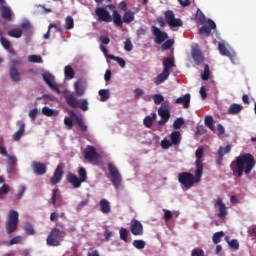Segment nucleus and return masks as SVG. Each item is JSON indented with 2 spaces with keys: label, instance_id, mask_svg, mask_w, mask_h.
Listing matches in <instances>:
<instances>
[{
  "label": "nucleus",
  "instance_id": "nucleus-1",
  "mask_svg": "<svg viewBox=\"0 0 256 256\" xmlns=\"http://www.w3.org/2000/svg\"><path fill=\"white\" fill-rule=\"evenodd\" d=\"M256 165V160L252 154H240L230 163L232 174L241 178L243 174L249 175Z\"/></svg>",
  "mask_w": 256,
  "mask_h": 256
},
{
  "label": "nucleus",
  "instance_id": "nucleus-2",
  "mask_svg": "<svg viewBox=\"0 0 256 256\" xmlns=\"http://www.w3.org/2000/svg\"><path fill=\"white\" fill-rule=\"evenodd\" d=\"M198 17L200 24L202 25L199 30L200 36L209 37L211 31L217 29L216 23L210 18L206 19L205 14L201 10L198 11Z\"/></svg>",
  "mask_w": 256,
  "mask_h": 256
},
{
  "label": "nucleus",
  "instance_id": "nucleus-3",
  "mask_svg": "<svg viewBox=\"0 0 256 256\" xmlns=\"http://www.w3.org/2000/svg\"><path fill=\"white\" fill-rule=\"evenodd\" d=\"M201 179V176H198L197 171L195 176L191 172H181L178 176L179 182L188 190L194 186L195 183H198Z\"/></svg>",
  "mask_w": 256,
  "mask_h": 256
},
{
  "label": "nucleus",
  "instance_id": "nucleus-4",
  "mask_svg": "<svg viewBox=\"0 0 256 256\" xmlns=\"http://www.w3.org/2000/svg\"><path fill=\"white\" fill-rule=\"evenodd\" d=\"M78 174L80 178H78L76 174H72V172H69L66 176L68 183L72 184L74 188H80L81 184L87 180V172L85 168H79Z\"/></svg>",
  "mask_w": 256,
  "mask_h": 256
},
{
  "label": "nucleus",
  "instance_id": "nucleus-5",
  "mask_svg": "<svg viewBox=\"0 0 256 256\" xmlns=\"http://www.w3.org/2000/svg\"><path fill=\"white\" fill-rule=\"evenodd\" d=\"M65 236H66V233L64 231H60L59 229L54 228L51 230L47 238V244L53 247L60 246Z\"/></svg>",
  "mask_w": 256,
  "mask_h": 256
},
{
  "label": "nucleus",
  "instance_id": "nucleus-6",
  "mask_svg": "<svg viewBox=\"0 0 256 256\" xmlns=\"http://www.w3.org/2000/svg\"><path fill=\"white\" fill-rule=\"evenodd\" d=\"M19 224V214L17 211L10 210L8 214V220L6 221V232L8 235L13 234Z\"/></svg>",
  "mask_w": 256,
  "mask_h": 256
},
{
  "label": "nucleus",
  "instance_id": "nucleus-7",
  "mask_svg": "<svg viewBox=\"0 0 256 256\" xmlns=\"http://www.w3.org/2000/svg\"><path fill=\"white\" fill-rule=\"evenodd\" d=\"M65 100L68 104L73 109L80 108L82 111H88V101L87 99H79L73 95V94H67L65 95Z\"/></svg>",
  "mask_w": 256,
  "mask_h": 256
},
{
  "label": "nucleus",
  "instance_id": "nucleus-8",
  "mask_svg": "<svg viewBox=\"0 0 256 256\" xmlns=\"http://www.w3.org/2000/svg\"><path fill=\"white\" fill-rule=\"evenodd\" d=\"M108 170L111 174V182L113 184V186L115 188H119L121 181H122V176L119 172V170H117L116 166H114V164H112V162H110L108 164Z\"/></svg>",
  "mask_w": 256,
  "mask_h": 256
},
{
  "label": "nucleus",
  "instance_id": "nucleus-9",
  "mask_svg": "<svg viewBox=\"0 0 256 256\" xmlns=\"http://www.w3.org/2000/svg\"><path fill=\"white\" fill-rule=\"evenodd\" d=\"M165 20L171 28H179L183 26L182 20L180 18H176L172 10H167L165 12Z\"/></svg>",
  "mask_w": 256,
  "mask_h": 256
},
{
  "label": "nucleus",
  "instance_id": "nucleus-10",
  "mask_svg": "<svg viewBox=\"0 0 256 256\" xmlns=\"http://www.w3.org/2000/svg\"><path fill=\"white\" fill-rule=\"evenodd\" d=\"M99 22L111 23L112 16L105 7H98L95 10Z\"/></svg>",
  "mask_w": 256,
  "mask_h": 256
},
{
  "label": "nucleus",
  "instance_id": "nucleus-11",
  "mask_svg": "<svg viewBox=\"0 0 256 256\" xmlns=\"http://www.w3.org/2000/svg\"><path fill=\"white\" fill-rule=\"evenodd\" d=\"M151 31L153 35L156 37V43L159 45H161L163 42H165L169 38L167 32L162 31L157 26H152Z\"/></svg>",
  "mask_w": 256,
  "mask_h": 256
},
{
  "label": "nucleus",
  "instance_id": "nucleus-12",
  "mask_svg": "<svg viewBox=\"0 0 256 256\" xmlns=\"http://www.w3.org/2000/svg\"><path fill=\"white\" fill-rule=\"evenodd\" d=\"M43 79L45 81V83L55 92H57L58 94L61 93L59 86L56 84L55 82V78L54 75H52L49 72H45L43 73Z\"/></svg>",
  "mask_w": 256,
  "mask_h": 256
},
{
  "label": "nucleus",
  "instance_id": "nucleus-13",
  "mask_svg": "<svg viewBox=\"0 0 256 256\" xmlns=\"http://www.w3.org/2000/svg\"><path fill=\"white\" fill-rule=\"evenodd\" d=\"M191 55H192V58L197 66L203 65V63L205 61V57L203 55L202 50L198 46L192 48Z\"/></svg>",
  "mask_w": 256,
  "mask_h": 256
},
{
  "label": "nucleus",
  "instance_id": "nucleus-14",
  "mask_svg": "<svg viewBox=\"0 0 256 256\" xmlns=\"http://www.w3.org/2000/svg\"><path fill=\"white\" fill-rule=\"evenodd\" d=\"M203 154H204V150L203 148H198V150H196V173L197 176H202L203 175Z\"/></svg>",
  "mask_w": 256,
  "mask_h": 256
},
{
  "label": "nucleus",
  "instance_id": "nucleus-15",
  "mask_svg": "<svg viewBox=\"0 0 256 256\" xmlns=\"http://www.w3.org/2000/svg\"><path fill=\"white\" fill-rule=\"evenodd\" d=\"M232 147L230 146V144H228V146H225L223 148V146H220V148H218V152H216V163H218V165L222 164L223 161V157L227 154H229L231 152Z\"/></svg>",
  "mask_w": 256,
  "mask_h": 256
},
{
  "label": "nucleus",
  "instance_id": "nucleus-16",
  "mask_svg": "<svg viewBox=\"0 0 256 256\" xmlns=\"http://www.w3.org/2000/svg\"><path fill=\"white\" fill-rule=\"evenodd\" d=\"M218 51H220V54L222 56H226L230 58V61H232V63L235 64V58H236L235 52H231L229 49H227L224 43H218Z\"/></svg>",
  "mask_w": 256,
  "mask_h": 256
},
{
  "label": "nucleus",
  "instance_id": "nucleus-17",
  "mask_svg": "<svg viewBox=\"0 0 256 256\" xmlns=\"http://www.w3.org/2000/svg\"><path fill=\"white\" fill-rule=\"evenodd\" d=\"M31 167L34 174L38 176H42L47 172V166L43 162H32Z\"/></svg>",
  "mask_w": 256,
  "mask_h": 256
},
{
  "label": "nucleus",
  "instance_id": "nucleus-18",
  "mask_svg": "<svg viewBox=\"0 0 256 256\" xmlns=\"http://www.w3.org/2000/svg\"><path fill=\"white\" fill-rule=\"evenodd\" d=\"M108 8L110 10H113L112 20H113L115 26L122 28L124 21L122 19V16L120 15V13L115 9V6L113 4H109Z\"/></svg>",
  "mask_w": 256,
  "mask_h": 256
},
{
  "label": "nucleus",
  "instance_id": "nucleus-19",
  "mask_svg": "<svg viewBox=\"0 0 256 256\" xmlns=\"http://www.w3.org/2000/svg\"><path fill=\"white\" fill-rule=\"evenodd\" d=\"M131 233L134 236H142L144 234L143 225L138 220H133L131 227H130Z\"/></svg>",
  "mask_w": 256,
  "mask_h": 256
},
{
  "label": "nucleus",
  "instance_id": "nucleus-20",
  "mask_svg": "<svg viewBox=\"0 0 256 256\" xmlns=\"http://www.w3.org/2000/svg\"><path fill=\"white\" fill-rule=\"evenodd\" d=\"M63 174H64L63 168L61 164H59L55 169L53 176L50 178L51 185L58 184L62 180Z\"/></svg>",
  "mask_w": 256,
  "mask_h": 256
},
{
  "label": "nucleus",
  "instance_id": "nucleus-21",
  "mask_svg": "<svg viewBox=\"0 0 256 256\" xmlns=\"http://www.w3.org/2000/svg\"><path fill=\"white\" fill-rule=\"evenodd\" d=\"M85 159L89 162L95 161L99 158V154L96 152L94 146H87L85 149Z\"/></svg>",
  "mask_w": 256,
  "mask_h": 256
},
{
  "label": "nucleus",
  "instance_id": "nucleus-22",
  "mask_svg": "<svg viewBox=\"0 0 256 256\" xmlns=\"http://www.w3.org/2000/svg\"><path fill=\"white\" fill-rule=\"evenodd\" d=\"M158 114L161 117L159 125H165L171 118L170 110L168 108H162V106L159 108Z\"/></svg>",
  "mask_w": 256,
  "mask_h": 256
},
{
  "label": "nucleus",
  "instance_id": "nucleus-23",
  "mask_svg": "<svg viewBox=\"0 0 256 256\" xmlns=\"http://www.w3.org/2000/svg\"><path fill=\"white\" fill-rule=\"evenodd\" d=\"M214 205L218 206V218L224 219L228 215V211L223 200L221 198L216 199V203Z\"/></svg>",
  "mask_w": 256,
  "mask_h": 256
},
{
  "label": "nucleus",
  "instance_id": "nucleus-24",
  "mask_svg": "<svg viewBox=\"0 0 256 256\" xmlns=\"http://www.w3.org/2000/svg\"><path fill=\"white\" fill-rule=\"evenodd\" d=\"M190 102H191L190 93H186L185 95L180 96L175 100L176 104L183 105L185 109H188L190 107Z\"/></svg>",
  "mask_w": 256,
  "mask_h": 256
},
{
  "label": "nucleus",
  "instance_id": "nucleus-25",
  "mask_svg": "<svg viewBox=\"0 0 256 256\" xmlns=\"http://www.w3.org/2000/svg\"><path fill=\"white\" fill-rule=\"evenodd\" d=\"M74 88L77 96L82 97L86 91V84L83 80H78L75 82Z\"/></svg>",
  "mask_w": 256,
  "mask_h": 256
},
{
  "label": "nucleus",
  "instance_id": "nucleus-26",
  "mask_svg": "<svg viewBox=\"0 0 256 256\" xmlns=\"http://www.w3.org/2000/svg\"><path fill=\"white\" fill-rule=\"evenodd\" d=\"M10 78L13 82H20L21 81V74L16 66L11 65L9 70Z\"/></svg>",
  "mask_w": 256,
  "mask_h": 256
},
{
  "label": "nucleus",
  "instance_id": "nucleus-27",
  "mask_svg": "<svg viewBox=\"0 0 256 256\" xmlns=\"http://www.w3.org/2000/svg\"><path fill=\"white\" fill-rule=\"evenodd\" d=\"M0 11L3 19L7 21L12 20V10L10 9L9 6H4V5L0 6Z\"/></svg>",
  "mask_w": 256,
  "mask_h": 256
},
{
  "label": "nucleus",
  "instance_id": "nucleus-28",
  "mask_svg": "<svg viewBox=\"0 0 256 256\" xmlns=\"http://www.w3.org/2000/svg\"><path fill=\"white\" fill-rule=\"evenodd\" d=\"M71 116L73 118H75V121H76L77 125L79 126V128L81 129V131L86 132L87 126L83 120V116H77V114H75V112H71Z\"/></svg>",
  "mask_w": 256,
  "mask_h": 256
},
{
  "label": "nucleus",
  "instance_id": "nucleus-29",
  "mask_svg": "<svg viewBox=\"0 0 256 256\" xmlns=\"http://www.w3.org/2000/svg\"><path fill=\"white\" fill-rule=\"evenodd\" d=\"M170 72L163 69V72H161L154 80L156 85H160L164 83L169 78Z\"/></svg>",
  "mask_w": 256,
  "mask_h": 256
},
{
  "label": "nucleus",
  "instance_id": "nucleus-30",
  "mask_svg": "<svg viewBox=\"0 0 256 256\" xmlns=\"http://www.w3.org/2000/svg\"><path fill=\"white\" fill-rule=\"evenodd\" d=\"M243 110V106L238 103L230 104V108H228V114L230 115H237Z\"/></svg>",
  "mask_w": 256,
  "mask_h": 256
},
{
  "label": "nucleus",
  "instance_id": "nucleus-31",
  "mask_svg": "<svg viewBox=\"0 0 256 256\" xmlns=\"http://www.w3.org/2000/svg\"><path fill=\"white\" fill-rule=\"evenodd\" d=\"M164 70L170 73L171 68L175 67V60L174 58L167 57L163 61Z\"/></svg>",
  "mask_w": 256,
  "mask_h": 256
},
{
  "label": "nucleus",
  "instance_id": "nucleus-32",
  "mask_svg": "<svg viewBox=\"0 0 256 256\" xmlns=\"http://www.w3.org/2000/svg\"><path fill=\"white\" fill-rule=\"evenodd\" d=\"M170 140L173 145H179L181 142V132L175 130L170 134Z\"/></svg>",
  "mask_w": 256,
  "mask_h": 256
},
{
  "label": "nucleus",
  "instance_id": "nucleus-33",
  "mask_svg": "<svg viewBox=\"0 0 256 256\" xmlns=\"http://www.w3.org/2000/svg\"><path fill=\"white\" fill-rule=\"evenodd\" d=\"M42 114L47 117H57L59 115L58 110H52V108H48V106H44L42 108Z\"/></svg>",
  "mask_w": 256,
  "mask_h": 256
},
{
  "label": "nucleus",
  "instance_id": "nucleus-34",
  "mask_svg": "<svg viewBox=\"0 0 256 256\" xmlns=\"http://www.w3.org/2000/svg\"><path fill=\"white\" fill-rule=\"evenodd\" d=\"M100 210L102 211V213L104 214H109L111 212V206H110V203L105 200V199H102L100 201Z\"/></svg>",
  "mask_w": 256,
  "mask_h": 256
},
{
  "label": "nucleus",
  "instance_id": "nucleus-35",
  "mask_svg": "<svg viewBox=\"0 0 256 256\" xmlns=\"http://www.w3.org/2000/svg\"><path fill=\"white\" fill-rule=\"evenodd\" d=\"M135 20V12L129 10L126 11L124 16H123V22L126 24H130Z\"/></svg>",
  "mask_w": 256,
  "mask_h": 256
},
{
  "label": "nucleus",
  "instance_id": "nucleus-36",
  "mask_svg": "<svg viewBox=\"0 0 256 256\" xmlns=\"http://www.w3.org/2000/svg\"><path fill=\"white\" fill-rule=\"evenodd\" d=\"M8 36L12 38L19 39L22 37V29L20 28H13L8 31Z\"/></svg>",
  "mask_w": 256,
  "mask_h": 256
},
{
  "label": "nucleus",
  "instance_id": "nucleus-37",
  "mask_svg": "<svg viewBox=\"0 0 256 256\" xmlns=\"http://www.w3.org/2000/svg\"><path fill=\"white\" fill-rule=\"evenodd\" d=\"M64 73L67 80H71L75 77V71L70 65L65 66Z\"/></svg>",
  "mask_w": 256,
  "mask_h": 256
},
{
  "label": "nucleus",
  "instance_id": "nucleus-38",
  "mask_svg": "<svg viewBox=\"0 0 256 256\" xmlns=\"http://www.w3.org/2000/svg\"><path fill=\"white\" fill-rule=\"evenodd\" d=\"M107 57L113 61H116L121 68H124L126 66V61L122 57L115 55H107Z\"/></svg>",
  "mask_w": 256,
  "mask_h": 256
},
{
  "label": "nucleus",
  "instance_id": "nucleus-39",
  "mask_svg": "<svg viewBox=\"0 0 256 256\" xmlns=\"http://www.w3.org/2000/svg\"><path fill=\"white\" fill-rule=\"evenodd\" d=\"M225 240H226V243H228V245L230 246V248L234 250H239L240 245L236 239L230 240V238L226 236Z\"/></svg>",
  "mask_w": 256,
  "mask_h": 256
},
{
  "label": "nucleus",
  "instance_id": "nucleus-40",
  "mask_svg": "<svg viewBox=\"0 0 256 256\" xmlns=\"http://www.w3.org/2000/svg\"><path fill=\"white\" fill-rule=\"evenodd\" d=\"M25 132V124H21L19 130L13 135L15 141H19Z\"/></svg>",
  "mask_w": 256,
  "mask_h": 256
},
{
  "label": "nucleus",
  "instance_id": "nucleus-41",
  "mask_svg": "<svg viewBox=\"0 0 256 256\" xmlns=\"http://www.w3.org/2000/svg\"><path fill=\"white\" fill-rule=\"evenodd\" d=\"M213 122V116H206V118H204V125H206V127H208V129H210L211 131L215 130Z\"/></svg>",
  "mask_w": 256,
  "mask_h": 256
},
{
  "label": "nucleus",
  "instance_id": "nucleus-42",
  "mask_svg": "<svg viewBox=\"0 0 256 256\" xmlns=\"http://www.w3.org/2000/svg\"><path fill=\"white\" fill-rule=\"evenodd\" d=\"M65 28L66 30H72L74 28V19L70 15L65 19Z\"/></svg>",
  "mask_w": 256,
  "mask_h": 256
},
{
  "label": "nucleus",
  "instance_id": "nucleus-43",
  "mask_svg": "<svg viewBox=\"0 0 256 256\" xmlns=\"http://www.w3.org/2000/svg\"><path fill=\"white\" fill-rule=\"evenodd\" d=\"M99 95H100V97H101V101H102V102H105V101H107V100L109 99V97H110V92H109L108 89H100V90H99Z\"/></svg>",
  "mask_w": 256,
  "mask_h": 256
},
{
  "label": "nucleus",
  "instance_id": "nucleus-44",
  "mask_svg": "<svg viewBox=\"0 0 256 256\" xmlns=\"http://www.w3.org/2000/svg\"><path fill=\"white\" fill-rule=\"evenodd\" d=\"M225 236V233L223 231L216 232L214 236H212V242L214 244H219L221 242V238Z\"/></svg>",
  "mask_w": 256,
  "mask_h": 256
},
{
  "label": "nucleus",
  "instance_id": "nucleus-45",
  "mask_svg": "<svg viewBox=\"0 0 256 256\" xmlns=\"http://www.w3.org/2000/svg\"><path fill=\"white\" fill-rule=\"evenodd\" d=\"M28 60L30 63H43L42 57L37 54L29 55Z\"/></svg>",
  "mask_w": 256,
  "mask_h": 256
},
{
  "label": "nucleus",
  "instance_id": "nucleus-46",
  "mask_svg": "<svg viewBox=\"0 0 256 256\" xmlns=\"http://www.w3.org/2000/svg\"><path fill=\"white\" fill-rule=\"evenodd\" d=\"M119 234H120V239L122 241H124L125 243L128 242V236H129V231L125 228H121L120 231H119Z\"/></svg>",
  "mask_w": 256,
  "mask_h": 256
},
{
  "label": "nucleus",
  "instance_id": "nucleus-47",
  "mask_svg": "<svg viewBox=\"0 0 256 256\" xmlns=\"http://www.w3.org/2000/svg\"><path fill=\"white\" fill-rule=\"evenodd\" d=\"M210 76V68L209 65H204V73H202V80L208 81Z\"/></svg>",
  "mask_w": 256,
  "mask_h": 256
},
{
  "label": "nucleus",
  "instance_id": "nucleus-48",
  "mask_svg": "<svg viewBox=\"0 0 256 256\" xmlns=\"http://www.w3.org/2000/svg\"><path fill=\"white\" fill-rule=\"evenodd\" d=\"M173 45H174V40L169 39L162 44V50L163 51L169 50Z\"/></svg>",
  "mask_w": 256,
  "mask_h": 256
},
{
  "label": "nucleus",
  "instance_id": "nucleus-49",
  "mask_svg": "<svg viewBox=\"0 0 256 256\" xmlns=\"http://www.w3.org/2000/svg\"><path fill=\"white\" fill-rule=\"evenodd\" d=\"M133 246L139 250H142L145 248L146 243L143 240H135L133 242Z\"/></svg>",
  "mask_w": 256,
  "mask_h": 256
},
{
  "label": "nucleus",
  "instance_id": "nucleus-50",
  "mask_svg": "<svg viewBox=\"0 0 256 256\" xmlns=\"http://www.w3.org/2000/svg\"><path fill=\"white\" fill-rule=\"evenodd\" d=\"M185 124L184 120L182 118H177V120H175L173 127L175 130H179L181 129V127Z\"/></svg>",
  "mask_w": 256,
  "mask_h": 256
},
{
  "label": "nucleus",
  "instance_id": "nucleus-51",
  "mask_svg": "<svg viewBox=\"0 0 256 256\" xmlns=\"http://www.w3.org/2000/svg\"><path fill=\"white\" fill-rule=\"evenodd\" d=\"M153 100L156 105H160L162 102H164V96L162 94H154Z\"/></svg>",
  "mask_w": 256,
  "mask_h": 256
},
{
  "label": "nucleus",
  "instance_id": "nucleus-52",
  "mask_svg": "<svg viewBox=\"0 0 256 256\" xmlns=\"http://www.w3.org/2000/svg\"><path fill=\"white\" fill-rule=\"evenodd\" d=\"M24 230H25L26 234L29 235V236L35 234V231H34V229H33V226H32L30 223H27V224L24 226Z\"/></svg>",
  "mask_w": 256,
  "mask_h": 256
},
{
  "label": "nucleus",
  "instance_id": "nucleus-53",
  "mask_svg": "<svg viewBox=\"0 0 256 256\" xmlns=\"http://www.w3.org/2000/svg\"><path fill=\"white\" fill-rule=\"evenodd\" d=\"M0 42H1V45H2L6 50H9V49H10L11 43H10V41H9L7 38L1 37Z\"/></svg>",
  "mask_w": 256,
  "mask_h": 256
},
{
  "label": "nucleus",
  "instance_id": "nucleus-54",
  "mask_svg": "<svg viewBox=\"0 0 256 256\" xmlns=\"http://www.w3.org/2000/svg\"><path fill=\"white\" fill-rule=\"evenodd\" d=\"M124 49L128 52H131L133 50V44H132L130 38L126 39Z\"/></svg>",
  "mask_w": 256,
  "mask_h": 256
},
{
  "label": "nucleus",
  "instance_id": "nucleus-55",
  "mask_svg": "<svg viewBox=\"0 0 256 256\" xmlns=\"http://www.w3.org/2000/svg\"><path fill=\"white\" fill-rule=\"evenodd\" d=\"M172 145V142H170V140H167L166 138H164L161 142V146L163 149H169Z\"/></svg>",
  "mask_w": 256,
  "mask_h": 256
},
{
  "label": "nucleus",
  "instance_id": "nucleus-56",
  "mask_svg": "<svg viewBox=\"0 0 256 256\" xmlns=\"http://www.w3.org/2000/svg\"><path fill=\"white\" fill-rule=\"evenodd\" d=\"M144 125L147 127V128H151L152 125H153V120L151 118V116H146V118H144Z\"/></svg>",
  "mask_w": 256,
  "mask_h": 256
},
{
  "label": "nucleus",
  "instance_id": "nucleus-57",
  "mask_svg": "<svg viewBox=\"0 0 256 256\" xmlns=\"http://www.w3.org/2000/svg\"><path fill=\"white\" fill-rule=\"evenodd\" d=\"M10 191V187L8 184H3V186L0 188V195L8 194Z\"/></svg>",
  "mask_w": 256,
  "mask_h": 256
},
{
  "label": "nucleus",
  "instance_id": "nucleus-58",
  "mask_svg": "<svg viewBox=\"0 0 256 256\" xmlns=\"http://www.w3.org/2000/svg\"><path fill=\"white\" fill-rule=\"evenodd\" d=\"M37 115H38L37 108H34L33 110H30L29 117L31 118L32 121L36 120Z\"/></svg>",
  "mask_w": 256,
  "mask_h": 256
},
{
  "label": "nucleus",
  "instance_id": "nucleus-59",
  "mask_svg": "<svg viewBox=\"0 0 256 256\" xmlns=\"http://www.w3.org/2000/svg\"><path fill=\"white\" fill-rule=\"evenodd\" d=\"M64 124L68 127L69 130L73 127V120L72 118L66 117L64 120Z\"/></svg>",
  "mask_w": 256,
  "mask_h": 256
},
{
  "label": "nucleus",
  "instance_id": "nucleus-60",
  "mask_svg": "<svg viewBox=\"0 0 256 256\" xmlns=\"http://www.w3.org/2000/svg\"><path fill=\"white\" fill-rule=\"evenodd\" d=\"M26 192V187L25 186H21L19 191H18V194H17V198L18 200H21L24 193Z\"/></svg>",
  "mask_w": 256,
  "mask_h": 256
},
{
  "label": "nucleus",
  "instance_id": "nucleus-61",
  "mask_svg": "<svg viewBox=\"0 0 256 256\" xmlns=\"http://www.w3.org/2000/svg\"><path fill=\"white\" fill-rule=\"evenodd\" d=\"M21 241H22V237L17 236V237H14L13 239H11L9 241V244L12 246V245L20 243Z\"/></svg>",
  "mask_w": 256,
  "mask_h": 256
},
{
  "label": "nucleus",
  "instance_id": "nucleus-62",
  "mask_svg": "<svg viewBox=\"0 0 256 256\" xmlns=\"http://www.w3.org/2000/svg\"><path fill=\"white\" fill-rule=\"evenodd\" d=\"M89 204V200L88 199H86V200H84V201H82L80 204H78V206H77V211H80V210H82L85 206H87Z\"/></svg>",
  "mask_w": 256,
  "mask_h": 256
},
{
  "label": "nucleus",
  "instance_id": "nucleus-63",
  "mask_svg": "<svg viewBox=\"0 0 256 256\" xmlns=\"http://www.w3.org/2000/svg\"><path fill=\"white\" fill-rule=\"evenodd\" d=\"M21 28L24 30H29L31 28V23L28 20H25L22 22Z\"/></svg>",
  "mask_w": 256,
  "mask_h": 256
},
{
  "label": "nucleus",
  "instance_id": "nucleus-64",
  "mask_svg": "<svg viewBox=\"0 0 256 256\" xmlns=\"http://www.w3.org/2000/svg\"><path fill=\"white\" fill-rule=\"evenodd\" d=\"M192 256H205V253L203 250L195 249L192 252Z\"/></svg>",
  "mask_w": 256,
  "mask_h": 256
}]
</instances>
